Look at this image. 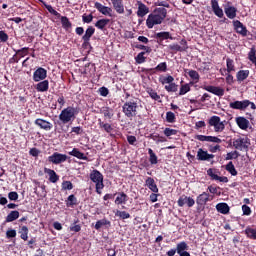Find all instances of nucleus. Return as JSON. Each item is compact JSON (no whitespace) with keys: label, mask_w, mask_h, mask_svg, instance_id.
<instances>
[{"label":"nucleus","mask_w":256,"mask_h":256,"mask_svg":"<svg viewBox=\"0 0 256 256\" xmlns=\"http://www.w3.org/2000/svg\"><path fill=\"white\" fill-rule=\"evenodd\" d=\"M94 7L95 9H97V11H99V13H102V15H106L107 17H113V9L107 6H103V4L99 2H95Z\"/></svg>","instance_id":"13"},{"label":"nucleus","mask_w":256,"mask_h":256,"mask_svg":"<svg viewBox=\"0 0 256 256\" xmlns=\"http://www.w3.org/2000/svg\"><path fill=\"white\" fill-rule=\"evenodd\" d=\"M223 8L225 15L226 17H228V19H235V17H237V9L235 8V6H233L231 2H226L225 4H223Z\"/></svg>","instance_id":"8"},{"label":"nucleus","mask_w":256,"mask_h":256,"mask_svg":"<svg viewBox=\"0 0 256 256\" xmlns=\"http://www.w3.org/2000/svg\"><path fill=\"white\" fill-rule=\"evenodd\" d=\"M69 155H71L72 157H76L77 159H82V161H87L89 159L87 156H85L84 153L79 151V149L77 148H73V150L69 152Z\"/></svg>","instance_id":"24"},{"label":"nucleus","mask_w":256,"mask_h":256,"mask_svg":"<svg viewBox=\"0 0 256 256\" xmlns=\"http://www.w3.org/2000/svg\"><path fill=\"white\" fill-rule=\"evenodd\" d=\"M177 203L178 207H185V205H187V207H193V205H195V200L191 197H187L186 195H182L179 197Z\"/></svg>","instance_id":"10"},{"label":"nucleus","mask_w":256,"mask_h":256,"mask_svg":"<svg viewBox=\"0 0 256 256\" xmlns=\"http://www.w3.org/2000/svg\"><path fill=\"white\" fill-rule=\"evenodd\" d=\"M226 65L228 73H231V71H235V65L233 64V60H231V58H227Z\"/></svg>","instance_id":"51"},{"label":"nucleus","mask_w":256,"mask_h":256,"mask_svg":"<svg viewBox=\"0 0 256 256\" xmlns=\"http://www.w3.org/2000/svg\"><path fill=\"white\" fill-rule=\"evenodd\" d=\"M77 115V108L73 106H68L64 108L61 113L59 114V119L63 125H67V123H71L75 121V116Z\"/></svg>","instance_id":"2"},{"label":"nucleus","mask_w":256,"mask_h":256,"mask_svg":"<svg viewBox=\"0 0 256 256\" xmlns=\"http://www.w3.org/2000/svg\"><path fill=\"white\" fill-rule=\"evenodd\" d=\"M155 37L157 39H160V41H164L165 39H171L173 40L171 34L169 32H159V33H156Z\"/></svg>","instance_id":"39"},{"label":"nucleus","mask_w":256,"mask_h":256,"mask_svg":"<svg viewBox=\"0 0 256 256\" xmlns=\"http://www.w3.org/2000/svg\"><path fill=\"white\" fill-rule=\"evenodd\" d=\"M166 121H167V123H175V113L167 112L166 113Z\"/></svg>","instance_id":"57"},{"label":"nucleus","mask_w":256,"mask_h":256,"mask_svg":"<svg viewBox=\"0 0 256 256\" xmlns=\"http://www.w3.org/2000/svg\"><path fill=\"white\" fill-rule=\"evenodd\" d=\"M111 1L115 11H117L120 14L125 12V8L123 7V0H111Z\"/></svg>","instance_id":"25"},{"label":"nucleus","mask_w":256,"mask_h":256,"mask_svg":"<svg viewBox=\"0 0 256 256\" xmlns=\"http://www.w3.org/2000/svg\"><path fill=\"white\" fill-rule=\"evenodd\" d=\"M164 135H165L166 137H171V136H173V135H177V130L171 129V128H165V129H164Z\"/></svg>","instance_id":"55"},{"label":"nucleus","mask_w":256,"mask_h":256,"mask_svg":"<svg viewBox=\"0 0 256 256\" xmlns=\"http://www.w3.org/2000/svg\"><path fill=\"white\" fill-rule=\"evenodd\" d=\"M245 235L248 237V239L256 240V228L247 227L245 229Z\"/></svg>","instance_id":"36"},{"label":"nucleus","mask_w":256,"mask_h":256,"mask_svg":"<svg viewBox=\"0 0 256 256\" xmlns=\"http://www.w3.org/2000/svg\"><path fill=\"white\" fill-rule=\"evenodd\" d=\"M128 199H129V197L127 196V194H125L124 192H121L116 197L115 204L116 205H123V204L127 203Z\"/></svg>","instance_id":"26"},{"label":"nucleus","mask_w":256,"mask_h":256,"mask_svg":"<svg viewBox=\"0 0 256 256\" xmlns=\"http://www.w3.org/2000/svg\"><path fill=\"white\" fill-rule=\"evenodd\" d=\"M100 113H102V115H104L105 119H113V109L110 107H102L100 109Z\"/></svg>","instance_id":"27"},{"label":"nucleus","mask_w":256,"mask_h":256,"mask_svg":"<svg viewBox=\"0 0 256 256\" xmlns=\"http://www.w3.org/2000/svg\"><path fill=\"white\" fill-rule=\"evenodd\" d=\"M159 81L160 83H162V85H165L166 83L169 85L173 83V81H175V78H173V76H168V77L160 78Z\"/></svg>","instance_id":"49"},{"label":"nucleus","mask_w":256,"mask_h":256,"mask_svg":"<svg viewBox=\"0 0 256 256\" xmlns=\"http://www.w3.org/2000/svg\"><path fill=\"white\" fill-rule=\"evenodd\" d=\"M34 124L37 125V127H40V129H43L44 131H51L53 129V124L47 120H43L41 118H38L34 121Z\"/></svg>","instance_id":"14"},{"label":"nucleus","mask_w":256,"mask_h":256,"mask_svg":"<svg viewBox=\"0 0 256 256\" xmlns=\"http://www.w3.org/2000/svg\"><path fill=\"white\" fill-rule=\"evenodd\" d=\"M237 79L238 81H245V79H247V77H249V70H240L237 73Z\"/></svg>","instance_id":"40"},{"label":"nucleus","mask_w":256,"mask_h":256,"mask_svg":"<svg viewBox=\"0 0 256 256\" xmlns=\"http://www.w3.org/2000/svg\"><path fill=\"white\" fill-rule=\"evenodd\" d=\"M243 215H251V208L247 205L242 206Z\"/></svg>","instance_id":"64"},{"label":"nucleus","mask_w":256,"mask_h":256,"mask_svg":"<svg viewBox=\"0 0 256 256\" xmlns=\"http://www.w3.org/2000/svg\"><path fill=\"white\" fill-rule=\"evenodd\" d=\"M215 155L208 154L207 151L203 150L202 148L198 149L197 152V159L198 161H209L210 159H213Z\"/></svg>","instance_id":"18"},{"label":"nucleus","mask_w":256,"mask_h":256,"mask_svg":"<svg viewBox=\"0 0 256 256\" xmlns=\"http://www.w3.org/2000/svg\"><path fill=\"white\" fill-rule=\"evenodd\" d=\"M211 7L214 15L219 17V19H223L225 14L223 13V9L219 7V2L217 0H211Z\"/></svg>","instance_id":"16"},{"label":"nucleus","mask_w":256,"mask_h":256,"mask_svg":"<svg viewBox=\"0 0 256 256\" xmlns=\"http://www.w3.org/2000/svg\"><path fill=\"white\" fill-rule=\"evenodd\" d=\"M238 157H239V153L237 151H233V152L227 153L226 161H231V159H237Z\"/></svg>","instance_id":"54"},{"label":"nucleus","mask_w":256,"mask_h":256,"mask_svg":"<svg viewBox=\"0 0 256 256\" xmlns=\"http://www.w3.org/2000/svg\"><path fill=\"white\" fill-rule=\"evenodd\" d=\"M191 91V86L189 84H184L180 88L179 95H185L186 93H189Z\"/></svg>","instance_id":"52"},{"label":"nucleus","mask_w":256,"mask_h":256,"mask_svg":"<svg viewBox=\"0 0 256 256\" xmlns=\"http://www.w3.org/2000/svg\"><path fill=\"white\" fill-rule=\"evenodd\" d=\"M17 219H19V211H11L6 217V223H13V221H17Z\"/></svg>","instance_id":"30"},{"label":"nucleus","mask_w":256,"mask_h":256,"mask_svg":"<svg viewBox=\"0 0 256 256\" xmlns=\"http://www.w3.org/2000/svg\"><path fill=\"white\" fill-rule=\"evenodd\" d=\"M233 27H234L236 33H238L239 35H242V37H247V33H248L247 27H245V25H243V23H241V21L234 20Z\"/></svg>","instance_id":"11"},{"label":"nucleus","mask_w":256,"mask_h":256,"mask_svg":"<svg viewBox=\"0 0 256 256\" xmlns=\"http://www.w3.org/2000/svg\"><path fill=\"white\" fill-rule=\"evenodd\" d=\"M212 93L213 95H217L218 97H223V95H225V90L220 87L214 86V88H212Z\"/></svg>","instance_id":"48"},{"label":"nucleus","mask_w":256,"mask_h":256,"mask_svg":"<svg viewBox=\"0 0 256 256\" xmlns=\"http://www.w3.org/2000/svg\"><path fill=\"white\" fill-rule=\"evenodd\" d=\"M28 53H29V48L27 47H24L16 51V55H19V57H25V55H27Z\"/></svg>","instance_id":"58"},{"label":"nucleus","mask_w":256,"mask_h":256,"mask_svg":"<svg viewBox=\"0 0 256 256\" xmlns=\"http://www.w3.org/2000/svg\"><path fill=\"white\" fill-rule=\"evenodd\" d=\"M209 125L214 127V131L216 133H221L225 129V123L221 122V118L219 116H212L209 119Z\"/></svg>","instance_id":"5"},{"label":"nucleus","mask_w":256,"mask_h":256,"mask_svg":"<svg viewBox=\"0 0 256 256\" xmlns=\"http://www.w3.org/2000/svg\"><path fill=\"white\" fill-rule=\"evenodd\" d=\"M136 63L140 64L141 63H145V52H140L137 56H136Z\"/></svg>","instance_id":"56"},{"label":"nucleus","mask_w":256,"mask_h":256,"mask_svg":"<svg viewBox=\"0 0 256 256\" xmlns=\"http://www.w3.org/2000/svg\"><path fill=\"white\" fill-rule=\"evenodd\" d=\"M8 199L10 201H17V199H19V194L17 192H9Z\"/></svg>","instance_id":"61"},{"label":"nucleus","mask_w":256,"mask_h":256,"mask_svg":"<svg viewBox=\"0 0 256 256\" xmlns=\"http://www.w3.org/2000/svg\"><path fill=\"white\" fill-rule=\"evenodd\" d=\"M35 89L38 93H45L49 91V80H41V82L35 85Z\"/></svg>","instance_id":"19"},{"label":"nucleus","mask_w":256,"mask_h":256,"mask_svg":"<svg viewBox=\"0 0 256 256\" xmlns=\"http://www.w3.org/2000/svg\"><path fill=\"white\" fill-rule=\"evenodd\" d=\"M233 147L238 149V151H247L249 149V139L248 138H237L233 141Z\"/></svg>","instance_id":"7"},{"label":"nucleus","mask_w":256,"mask_h":256,"mask_svg":"<svg viewBox=\"0 0 256 256\" xmlns=\"http://www.w3.org/2000/svg\"><path fill=\"white\" fill-rule=\"evenodd\" d=\"M236 123L238 127L244 131L249 129V120H247L245 117L236 118Z\"/></svg>","instance_id":"22"},{"label":"nucleus","mask_w":256,"mask_h":256,"mask_svg":"<svg viewBox=\"0 0 256 256\" xmlns=\"http://www.w3.org/2000/svg\"><path fill=\"white\" fill-rule=\"evenodd\" d=\"M116 217H120V219H129L131 214L126 211L117 210L115 213Z\"/></svg>","instance_id":"46"},{"label":"nucleus","mask_w":256,"mask_h":256,"mask_svg":"<svg viewBox=\"0 0 256 256\" xmlns=\"http://www.w3.org/2000/svg\"><path fill=\"white\" fill-rule=\"evenodd\" d=\"M148 154L150 156L149 161H150L151 165H157V163H158L157 155L155 154V152H153V149L149 148Z\"/></svg>","instance_id":"41"},{"label":"nucleus","mask_w":256,"mask_h":256,"mask_svg":"<svg viewBox=\"0 0 256 256\" xmlns=\"http://www.w3.org/2000/svg\"><path fill=\"white\" fill-rule=\"evenodd\" d=\"M165 89H166V91H168V93H176V91H177V84L172 82L169 85H166Z\"/></svg>","instance_id":"50"},{"label":"nucleus","mask_w":256,"mask_h":256,"mask_svg":"<svg viewBox=\"0 0 256 256\" xmlns=\"http://www.w3.org/2000/svg\"><path fill=\"white\" fill-rule=\"evenodd\" d=\"M19 233L23 241H27V239H29V228H27V226H22Z\"/></svg>","instance_id":"35"},{"label":"nucleus","mask_w":256,"mask_h":256,"mask_svg":"<svg viewBox=\"0 0 256 256\" xmlns=\"http://www.w3.org/2000/svg\"><path fill=\"white\" fill-rule=\"evenodd\" d=\"M45 79H47V71L45 68L39 67L36 69L33 73V81H35V83H39V81H45Z\"/></svg>","instance_id":"9"},{"label":"nucleus","mask_w":256,"mask_h":256,"mask_svg":"<svg viewBox=\"0 0 256 256\" xmlns=\"http://www.w3.org/2000/svg\"><path fill=\"white\" fill-rule=\"evenodd\" d=\"M6 237L7 239H13L14 237H17V231L14 229L7 230Z\"/></svg>","instance_id":"60"},{"label":"nucleus","mask_w":256,"mask_h":256,"mask_svg":"<svg viewBox=\"0 0 256 256\" xmlns=\"http://www.w3.org/2000/svg\"><path fill=\"white\" fill-rule=\"evenodd\" d=\"M67 159V154H61L59 152H54L51 156L48 157V161L53 163V165H60V163H65Z\"/></svg>","instance_id":"6"},{"label":"nucleus","mask_w":256,"mask_h":256,"mask_svg":"<svg viewBox=\"0 0 256 256\" xmlns=\"http://www.w3.org/2000/svg\"><path fill=\"white\" fill-rule=\"evenodd\" d=\"M216 210L218 213H222V215H227L229 213V205L227 203H219L216 205Z\"/></svg>","instance_id":"29"},{"label":"nucleus","mask_w":256,"mask_h":256,"mask_svg":"<svg viewBox=\"0 0 256 256\" xmlns=\"http://www.w3.org/2000/svg\"><path fill=\"white\" fill-rule=\"evenodd\" d=\"M147 13H149V7H147V5L143 4L142 2H139L137 11L138 17H145Z\"/></svg>","instance_id":"23"},{"label":"nucleus","mask_w":256,"mask_h":256,"mask_svg":"<svg viewBox=\"0 0 256 256\" xmlns=\"http://www.w3.org/2000/svg\"><path fill=\"white\" fill-rule=\"evenodd\" d=\"M167 17V9L164 7L155 8L152 13L148 15L146 19V27L148 29H153L154 25H161L165 18Z\"/></svg>","instance_id":"1"},{"label":"nucleus","mask_w":256,"mask_h":256,"mask_svg":"<svg viewBox=\"0 0 256 256\" xmlns=\"http://www.w3.org/2000/svg\"><path fill=\"white\" fill-rule=\"evenodd\" d=\"M105 225H108V227H111V221L107 219L98 220L94 227L97 231H99V229H101V227H105Z\"/></svg>","instance_id":"33"},{"label":"nucleus","mask_w":256,"mask_h":256,"mask_svg":"<svg viewBox=\"0 0 256 256\" xmlns=\"http://www.w3.org/2000/svg\"><path fill=\"white\" fill-rule=\"evenodd\" d=\"M248 59H249V61L254 63V65H256V49H255V47H252L250 49V52L248 53Z\"/></svg>","instance_id":"44"},{"label":"nucleus","mask_w":256,"mask_h":256,"mask_svg":"<svg viewBox=\"0 0 256 256\" xmlns=\"http://www.w3.org/2000/svg\"><path fill=\"white\" fill-rule=\"evenodd\" d=\"M122 109L128 119H133V117L137 116V102L135 101L125 102Z\"/></svg>","instance_id":"4"},{"label":"nucleus","mask_w":256,"mask_h":256,"mask_svg":"<svg viewBox=\"0 0 256 256\" xmlns=\"http://www.w3.org/2000/svg\"><path fill=\"white\" fill-rule=\"evenodd\" d=\"M79 223V220H75L74 223H72L70 225V231H72L73 233H79V231H81V224H77Z\"/></svg>","instance_id":"42"},{"label":"nucleus","mask_w":256,"mask_h":256,"mask_svg":"<svg viewBox=\"0 0 256 256\" xmlns=\"http://www.w3.org/2000/svg\"><path fill=\"white\" fill-rule=\"evenodd\" d=\"M90 180L96 185V193L101 195V190L105 187V184H103V174L99 170H93L90 173Z\"/></svg>","instance_id":"3"},{"label":"nucleus","mask_w":256,"mask_h":256,"mask_svg":"<svg viewBox=\"0 0 256 256\" xmlns=\"http://www.w3.org/2000/svg\"><path fill=\"white\" fill-rule=\"evenodd\" d=\"M226 171H228V173L233 176L237 175V170L235 169V165H233V162H229L226 165Z\"/></svg>","instance_id":"45"},{"label":"nucleus","mask_w":256,"mask_h":256,"mask_svg":"<svg viewBox=\"0 0 256 256\" xmlns=\"http://www.w3.org/2000/svg\"><path fill=\"white\" fill-rule=\"evenodd\" d=\"M98 125L101 129H104L106 133H111L113 131V126L109 123L102 122L101 119H98Z\"/></svg>","instance_id":"34"},{"label":"nucleus","mask_w":256,"mask_h":256,"mask_svg":"<svg viewBox=\"0 0 256 256\" xmlns=\"http://www.w3.org/2000/svg\"><path fill=\"white\" fill-rule=\"evenodd\" d=\"M110 21L111 20L109 19H100L95 23V27L103 31V29H105L109 25Z\"/></svg>","instance_id":"32"},{"label":"nucleus","mask_w":256,"mask_h":256,"mask_svg":"<svg viewBox=\"0 0 256 256\" xmlns=\"http://www.w3.org/2000/svg\"><path fill=\"white\" fill-rule=\"evenodd\" d=\"M40 3H42V5H44V7L47 9V11H49L51 13V15H54L55 17H61V14L59 12H57V10L53 9V6L47 4L45 1L43 0H39Z\"/></svg>","instance_id":"31"},{"label":"nucleus","mask_w":256,"mask_h":256,"mask_svg":"<svg viewBox=\"0 0 256 256\" xmlns=\"http://www.w3.org/2000/svg\"><path fill=\"white\" fill-rule=\"evenodd\" d=\"M95 35V28L93 26H90L86 29L85 34L82 36L83 45L87 47L89 45V41H91V37Z\"/></svg>","instance_id":"15"},{"label":"nucleus","mask_w":256,"mask_h":256,"mask_svg":"<svg viewBox=\"0 0 256 256\" xmlns=\"http://www.w3.org/2000/svg\"><path fill=\"white\" fill-rule=\"evenodd\" d=\"M208 201H213V196L207 192H203L196 198L197 205H206Z\"/></svg>","instance_id":"17"},{"label":"nucleus","mask_w":256,"mask_h":256,"mask_svg":"<svg viewBox=\"0 0 256 256\" xmlns=\"http://www.w3.org/2000/svg\"><path fill=\"white\" fill-rule=\"evenodd\" d=\"M180 49H181L182 51H187V49H189V46H187V40L182 39V40L180 41Z\"/></svg>","instance_id":"63"},{"label":"nucleus","mask_w":256,"mask_h":256,"mask_svg":"<svg viewBox=\"0 0 256 256\" xmlns=\"http://www.w3.org/2000/svg\"><path fill=\"white\" fill-rule=\"evenodd\" d=\"M82 20H83V23H91V21H93V14H84L82 16Z\"/></svg>","instance_id":"62"},{"label":"nucleus","mask_w":256,"mask_h":256,"mask_svg":"<svg viewBox=\"0 0 256 256\" xmlns=\"http://www.w3.org/2000/svg\"><path fill=\"white\" fill-rule=\"evenodd\" d=\"M188 75L190 78H192L193 81H196V83L199 81L200 76H199V72L195 71V70H189L188 71Z\"/></svg>","instance_id":"47"},{"label":"nucleus","mask_w":256,"mask_h":256,"mask_svg":"<svg viewBox=\"0 0 256 256\" xmlns=\"http://www.w3.org/2000/svg\"><path fill=\"white\" fill-rule=\"evenodd\" d=\"M207 175H209V177H211V179H213L214 181H217V179H219V175L215 174V171L212 168H209L207 170Z\"/></svg>","instance_id":"59"},{"label":"nucleus","mask_w":256,"mask_h":256,"mask_svg":"<svg viewBox=\"0 0 256 256\" xmlns=\"http://www.w3.org/2000/svg\"><path fill=\"white\" fill-rule=\"evenodd\" d=\"M44 173L49 175V182L50 183H57L59 181V175H57V172H55V170L45 168Z\"/></svg>","instance_id":"20"},{"label":"nucleus","mask_w":256,"mask_h":256,"mask_svg":"<svg viewBox=\"0 0 256 256\" xmlns=\"http://www.w3.org/2000/svg\"><path fill=\"white\" fill-rule=\"evenodd\" d=\"M62 189L64 191H71V189H73V183H71V181H64L62 183Z\"/></svg>","instance_id":"53"},{"label":"nucleus","mask_w":256,"mask_h":256,"mask_svg":"<svg viewBox=\"0 0 256 256\" xmlns=\"http://www.w3.org/2000/svg\"><path fill=\"white\" fill-rule=\"evenodd\" d=\"M61 23L63 29H65L66 31H69V29H71L72 27L71 21H69V18H67V16L61 17Z\"/></svg>","instance_id":"37"},{"label":"nucleus","mask_w":256,"mask_h":256,"mask_svg":"<svg viewBox=\"0 0 256 256\" xmlns=\"http://www.w3.org/2000/svg\"><path fill=\"white\" fill-rule=\"evenodd\" d=\"M230 109H238L239 111H245L249 107V100L234 101L229 104Z\"/></svg>","instance_id":"12"},{"label":"nucleus","mask_w":256,"mask_h":256,"mask_svg":"<svg viewBox=\"0 0 256 256\" xmlns=\"http://www.w3.org/2000/svg\"><path fill=\"white\" fill-rule=\"evenodd\" d=\"M146 187L150 189L153 193H159V188L157 187V184L155 183V179L148 177L146 179Z\"/></svg>","instance_id":"21"},{"label":"nucleus","mask_w":256,"mask_h":256,"mask_svg":"<svg viewBox=\"0 0 256 256\" xmlns=\"http://www.w3.org/2000/svg\"><path fill=\"white\" fill-rule=\"evenodd\" d=\"M151 71H158L159 73H166L167 72V62H161L154 69H151Z\"/></svg>","instance_id":"38"},{"label":"nucleus","mask_w":256,"mask_h":256,"mask_svg":"<svg viewBox=\"0 0 256 256\" xmlns=\"http://www.w3.org/2000/svg\"><path fill=\"white\" fill-rule=\"evenodd\" d=\"M187 249H189V245H187L185 241H182L177 244L176 253H178V255H181V253H187Z\"/></svg>","instance_id":"28"},{"label":"nucleus","mask_w":256,"mask_h":256,"mask_svg":"<svg viewBox=\"0 0 256 256\" xmlns=\"http://www.w3.org/2000/svg\"><path fill=\"white\" fill-rule=\"evenodd\" d=\"M66 205L67 207H73V205H77V197H75L73 194L68 196Z\"/></svg>","instance_id":"43"}]
</instances>
